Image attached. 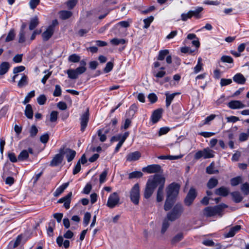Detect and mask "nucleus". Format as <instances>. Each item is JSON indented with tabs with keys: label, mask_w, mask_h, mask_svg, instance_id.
I'll return each mask as SVG.
<instances>
[{
	"label": "nucleus",
	"mask_w": 249,
	"mask_h": 249,
	"mask_svg": "<svg viewBox=\"0 0 249 249\" xmlns=\"http://www.w3.org/2000/svg\"><path fill=\"white\" fill-rule=\"evenodd\" d=\"M180 186L176 183L170 184L166 188V199L164 209L166 211H169L173 206L175 198L178 194Z\"/></svg>",
	"instance_id": "nucleus-1"
},
{
	"label": "nucleus",
	"mask_w": 249,
	"mask_h": 249,
	"mask_svg": "<svg viewBox=\"0 0 249 249\" xmlns=\"http://www.w3.org/2000/svg\"><path fill=\"white\" fill-rule=\"evenodd\" d=\"M160 176L159 175H155L153 178L148 180L144 192V197L145 198H149L153 193L155 189L158 186V182Z\"/></svg>",
	"instance_id": "nucleus-2"
},
{
	"label": "nucleus",
	"mask_w": 249,
	"mask_h": 249,
	"mask_svg": "<svg viewBox=\"0 0 249 249\" xmlns=\"http://www.w3.org/2000/svg\"><path fill=\"white\" fill-rule=\"evenodd\" d=\"M183 212V207L180 203L176 204L172 211L167 214V218L171 221H174L178 219Z\"/></svg>",
	"instance_id": "nucleus-3"
},
{
	"label": "nucleus",
	"mask_w": 249,
	"mask_h": 249,
	"mask_svg": "<svg viewBox=\"0 0 249 249\" xmlns=\"http://www.w3.org/2000/svg\"><path fill=\"white\" fill-rule=\"evenodd\" d=\"M130 198L131 201L135 204L138 205L140 198V190L138 183H136L130 191Z\"/></svg>",
	"instance_id": "nucleus-4"
},
{
	"label": "nucleus",
	"mask_w": 249,
	"mask_h": 249,
	"mask_svg": "<svg viewBox=\"0 0 249 249\" xmlns=\"http://www.w3.org/2000/svg\"><path fill=\"white\" fill-rule=\"evenodd\" d=\"M87 70L86 67H78L75 69H69L67 71V73L69 78L71 79H76L78 75L84 73Z\"/></svg>",
	"instance_id": "nucleus-5"
},
{
	"label": "nucleus",
	"mask_w": 249,
	"mask_h": 249,
	"mask_svg": "<svg viewBox=\"0 0 249 249\" xmlns=\"http://www.w3.org/2000/svg\"><path fill=\"white\" fill-rule=\"evenodd\" d=\"M120 199L119 195L116 192H114L109 195L107 206L109 208H114L119 205Z\"/></svg>",
	"instance_id": "nucleus-6"
},
{
	"label": "nucleus",
	"mask_w": 249,
	"mask_h": 249,
	"mask_svg": "<svg viewBox=\"0 0 249 249\" xmlns=\"http://www.w3.org/2000/svg\"><path fill=\"white\" fill-rule=\"evenodd\" d=\"M222 210L221 205H216L213 207H208L204 210V214L207 217H210L219 213Z\"/></svg>",
	"instance_id": "nucleus-7"
},
{
	"label": "nucleus",
	"mask_w": 249,
	"mask_h": 249,
	"mask_svg": "<svg viewBox=\"0 0 249 249\" xmlns=\"http://www.w3.org/2000/svg\"><path fill=\"white\" fill-rule=\"evenodd\" d=\"M160 179L158 182L159 188L157 195V200L158 202H161L163 199V190L165 184V179L164 177L160 176Z\"/></svg>",
	"instance_id": "nucleus-8"
},
{
	"label": "nucleus",
	"mask_w": 249,
	"mask_h": 249,
	"mask_svg": "<svg viewBox=\"0 0 249 249\" xmlns=\"http://www.w3.org/2000/svg\"><path fill=\"white\" fill-rule=\"evenodd\" d=\"M142 171L148 174L157 173L161 171V168L159 164H151L142 168Z\"/></svg>",
	"instance_id": "nucleus-9"
},
{
	"label": "nucleus",
	"mask_w": 249,
	"mask_h": 249,
	"mask_svg": "<svg viewBox=\"0 0 249 249\" xmlns=\"http://www.w3.org/2000/svg\"><path fill=\"white\" fill-rule=\"evenodd\" d=\"M63 149L61 148L59 150V153L56 154L51 160L50 166L53 167L57 166L61 163L63 159Z\"/></svg>",
	"instance_id": "nucleus-10"
},
{
	"label": "nucleus",
	"mask_w": 249,
	"mask_h": 249,
	"mask_svg": "<svg viewBox=\"0 0 249 249\" xmlns=\"http://www.w3.org/2000/svg\"><path fill=\"white\" fill-rule=\"evenodd\" d=\"M169 53L168 50H160L157 57V59L159 60H163L165 57L166 58V61L168 64H171L172 63V57L171 55H168Z\"/></svg>",
	"instance_id": "nucleus-11"
},
{
	"label": "nucleus",
	"mask_w": 249,
	"mask_h": 249,
	"mask_svg": "<svg viewBox=\"0 0 249 249\" xmlns=\"http://www.w3.org/2000/svg\"><path fill=\"white\" fill-rule=\"evenodd\" d=\"M196 196V190L194 188H191L185 199V204L187 206H190L193 203Z\"/></svg>",
	"instance_id": "nucleus-12"
},
{
	"label": "nucleus",
	"mask_w": 249,
	"mask_h": 249,
	"mask_svg": "<svg viewBox=\"0 0 249 249\" xmlns=\"http://www.w3.org/2000/svg\"><path fill=\"white\" fill-rule=\"evenodd\" d=\"M89 119V109L83 114L80 118L81 120V130L83 132L87 126Z\"/></svg>",
	"instance_id": "nucleus-13"
},
{
	"label": "nucleus",
	"mask_w": 249,
	"mask_h": 249,
	"mask_svg": "<svg viewBox=\"0 0 249 249\" xmlns=\"http://www.w3.org/2000/svg\"><path fill=\"white\" fill-rule=\"evenodd\" d=\"M72 196V193L70 192L64 197L60 198L58 200V203H64V206L66 209L70 208L71 197Z\"/></svg>",
	"instance_id": "nucleus-14"
},
{
	"label": "nucleus",
	"mask_w": 249,
	"mask_h": 249,
	"mask_svg": "<svg viewBox=\"0 0 249 249\" xmlns=\"http://www.w3.org/2000/svg\"><path fill=\"white\" fill-rule=\"evenodd\" d=\"M162 111L161 108H159L154 111L151 117V120L153 124L157 123L161 118Z\"/></svg>",
	"instance_id": "nucleus-15"
},
{
	"label": "nucleus",
	"mask_w": 249,
	"mask_h": 249,
	"mask_svg": "<svg viewBox=\"0 0 249 249\" xmlns=\"http://www.w3.org/2000/svg\"><path fill=\"white\" fill-rule=\"evenodd\" d=\"M228 106L232 109L243 108L246 107L244 104L238 100H234L230 102L228 104Z\"/></svg>",
	"instance_id": "nucleus-16"
},
{
	"label": "nucleus",
	"mask_w": 249,
	"mask_h": 249,
	"mask_svg": "<svg viewBox=\"0 0 249 249\" xmlns=\"http://www.w3.org/2000/svg\"><path fill=\"white\" fill-rule=\"evenodd\" d=\"M63 149V155H65L68 162L71 161L75 157L76 152L70 148Z\"/></svg>",
	"instance_id": "nucleus-17"
},
{
	"label": "nucleus",
	"mask_w": 249,
	"mask_h": 249,
	"mask_svg": "<svg viewBox=\"0 0 249 249\" xmlns=\"http://www.w3.org/2000/svg\"><path fill=\"white\" fill-rule=\"evenodd\" d=\"M141 157V153L139 151L130 153L126 156V161H132L138 160Z\"/></svg>",
	"instance_id": "nucleus-18"
},
{
	"label": "nucleus",
	"mask_w": 249,
	"mask_h": 249,
	"mask_svg": "<svg viewBox=\"0 0 249 249\" xmlns=\"http://www.w3.org/2000/svg\"><path fill=\"white\" fill-rule=\"evenodd\" d=\"M241 227L240 225H236L231 228L229 231L225 234V237H232L235 235L241 229Z\"/></svg>",
	"instance_id": "nucleus-19"
},
{
	"label": "nucleus",
	"mask_w": 249,
	"mask_h": 249,
	"mask_svg": "<svg viewBox=\"0 0 249 249\" xmlns=\"http://www.w3.org/2000/svg\"><path fill=\"white\" fill-rule=\"evenodd\" d=\"M54 31L52 27H48L46 30L42 34L43 40L44 41L48 40L53 34Z\"/></svg>",
	"instance_id": "nucleus-20"
},
{
	"label": "nucleus",
	"mask_w": 249,
	"mask_h": 249,
	"mask_svg": "<svg viewBox=\"0 0 249 249\" xmlns=\"http://www.w3.org/2000/svg\"><path fill=\"white\" fill-rule=\"evenodd\" d=\"M178 94L179 93L178 92L173 93L172 94H170L169 92H165V95L166 96L165 103L166 107H168L170 106L175 96Z\"/></svg>",
	"instance_id": "nucleus-21"
},
{
	"label": "nucleus",
	"mask_w": 249,
	"mask_h": 249,
	"mask_svg": "<svg viewBox=\"0 0 249 249\" xmlns=\"http://www.w3.org/2000/svg\"><path fill=\"white\" fill-rule=\"evenodd\" d=\"M229 193V189L224 187L222 186L215 190V194L222 196H226Z\"/></svg>",
	"instance_id": "nucleus-22"
},
{
	"label": "nucleus",
	"mask_w": 249,
	"mask_h": 249,
	"mask_svg": "<svg viewBox=\"0 0 249 249\" xmlns=\"http://www.w3.org/2000/svg\"><path fill=\"white\" fill-rule=\"evenodd\" d=\"M233 80L238 84H244L246 79L242 74L238 73L233 77Z\"/></svg>",
	"instance_id": "nucleus-23"
},
{
	"label": "nucleus",
	"mask_w": 249,
	"mask_h": 249,
	"mask_svg": "<svg viewBox=\"0 0 249 249\" xmlns=\"http://www.w3.org/2000/svg\"><path fill=\"white\" fill-rule=\"evenodd\" d=\"M56 243L59 247L63 246L65 249L68 248L70 246V241L68 240L64 241L63 237L61 236H59L57 238Z\"/></svg>",
	"instance_id": "nucleus-24"
},
{
	"label": "nucleus",
	"mask_w": 249,
	"mask_h": 249,
	"mask_svg": "<svg viewBox=\"0 0 249 249\" xmlns=\"http://www.w3.org/2000/svg\"><path fill=\"white\" fill-rule=\"evenodd\" d=\"M203 8L202 7H197L193 10H190L192 17H194L196 19L201 18V12L203 11Z\"/></svg>",
	"instance_id": "nucleus-25"
},
{
	"label": "nucleus",
	"mask_w": 249,
	"mask_h": 249,
	"mask_svg": "<svg viewBox=\"0 0 249 249\" xmlns=\"http://www.w3.org/2000/svg\"><path fill=\"white\" fill-rule=\"evenodd\" d=\"M69 182L65 183L57 188L54 192L53 195L55 197L59 196L68 187Z\"/></svg>",
	"instance_id": "nucleus-26"
},
{
	"label": "nucleus",
	"mask_w": 249,
	"mask_h": 249,
	"mask_svg": "<svg viewBox=\"0 0 249 249\" xmlns=\"http://www.w3.org/2000/svg\"><path fill=\"white\" fill-rule=\"evenodd\" d=\"M202 151L204 159H209L214 157L213 151L210 149L209 148H204Z\"/></svg>",
	"instance_id": "nucleus-27"
},
{
	"label": "nucleus",
	"mask_w": 249,
	"mask_h": 249,
	"mask_svg": "<svg viewBox=\"0 0 249 249\" xmlns=\"http://www.w3.org/2000/svg\"><path fill=\"white\" fill-rule=\"evenodd\" d=\"M220 60L222 62L227 63L230 64V68L233 67V58L229 55H223L220 58Z\"/></svg>",
	"instance_id": "nucleus-28"
},
{
	"label": "nucleus",
	"mask_w": 249,
	"mask_h": 249,
	"mask_svg": "<svg viewBox=\"0 0 249 249\" xmlns=\"http://www.w3.org/2000/svg\"><path fill=\"white\" fill-rule=\"evenodd\" d=\"M10 68L9 64L7 62H2L0 65V75L5 74Z\"/></svg>",
	"instance_id": "nucleus-29"
},
{
	"label": "nucleus",
	"mask_w": 249,
	"mask_h": 249,
	"mask_svg": "<svg viewBox=\"0 0 249 249\" xmlns=\"http://www.w3.org/2000/svg\"><path fill=\"white\" fill-rule=\"evenodd\" d=\"M202 59L201 57H199L197 60L196 65L194 68V72L196 74L203 70V64L202 62Z\"/></svg>",
	"instance_id": "nucleus-30"
},
{
	"label": "nucleus",
	"mask_w": 249,
	"mask_h": 249,
	"mask_svg": "<svg viewBox=\"0 0 249 249\" xmlns=\"http://www.w3.org/2000/svg\"><path fill=\"white\" fill-rule=\"evenodd\" d=\"M25 69V67L23 66H19L14 68L13 69V73H15V75H14L12 78V81L15 82L16 78L18 76V72L24 71Z\"/></svg>",
	"instance_id": "nucleus-31"
},
{
	"label": "nucleus",
	"mask_w": 249,
	"mask_h": 249,
	"mask_svg": "<svg viewBox=\"0 0 249 249\" xmlns=\"http://www.w3.org/2000/svg\"><path fill=\"white\" fill-rule=\"evenodd\" d=\"M28 83V80L27 76L23 74L21 79L18 82V86L21 88L27 85Z\"/></svg>",
	"instance_id": "nucleus-32"
},
{
	"label": "nucleus",
	"mask_w": 249,
	"mask_h": 249,
	"mask_svg": "<svg viewBox=\"0 0 249 249\" xmlns=\"http://www.w3.org/2000/svg\"><path fill=\"white\" fill-rule=\"evenodd\" d=\"M55 222L54 220H52L49 223L48 228L47 229V234L49 236L53 235V229L55 228Z\"/></svg>",
	"instance_id": "nucleus-33"
},
{
	"label": "nucleus",
	"mask_w": 249,
	"mask_h": 249,
	"mask_svg": "<svg viewBox=\"0 0 249 249\" xmlns=\"http://www.w3.org/2000/svg\"><path fill=\"white\" fill-rule=\"evenodd\" d=\"M25 115L29 119H32L33 116V111L31 105L28 104L26 106L25 110Z\"/></svg>",
	"instance_id": "nucleus-34"
},
{
	"label": "nucleus",
	"mask_w": 249,
	"mask_h": 249,
	"mask_svg": "<svg viewBox=\"0 0 249 249\" xmlns=\"http://www.w3.org/2000/svg\"><path fill=\"white\" fill-rule=\"evenodd\" d=\"M143 176V174L141 171H134L131 172L128 175V178L129 179H133V178H139Z\"/></svg>",
	"instance_id": "nucleus-35"
},
{
	"label": "nucleus",
	"mask_w": 249,
	"mask_h": 249,
	"mask_svg": "<svg viewBox=\"0 0 249 249\" xmlns=\"http://www.w3.org/2000/svg\"><path fill=\"white\" fill-rule=\"evenodd\" d=\"M231 196L233 197L234 201L236 203H239L241 202L243 199L242 196L238 192H232L231 193Z\"/></svg>",
	"instance_id": "nucleus-36"
},
{
	"label": "nucleus",
	"mask_w": 249,
	"mask_h": 249,
	"mask_svg": "<svg viewBox=\"0 0 249 249\" xmlns=\"http://www.w3.org/2000/svg\"><path fill=\"white\" fill-rule=\"evenodd\" d=\"M39 24L38 19L37 17H35L33 18L30 23L29 29L30 30H34Z\"/></svg>",
	"instance_id": "nucleus-37"
},
{
	"label": "nucleus",
	"mask_w": 249,
	"mask_h": 249,
	"mask_svg": "<svg viewBox=\"0 0 249 249\" xmlns=\"http://www.w3.org/2000/svg\"><path fill=\"white\" fill-rule=\"evenodd\" d=\"M218 180L214 178H212L209 179L207 183V187L209 189L214 188L218 184Z\"/></svg>",
	"instance_id": "nucleus-38"
},
{
	"label": "nucleus",
	"mask_w": 249,
	"mask_h": 249,
	"mask_svg": "<svg viewBox=\"0 0 249 249\" xmlns=\"http://www.w3.org/2000/svg\"><path fill=\"white\" fill-rule=\"evenodd\" d=\"M72 15V13L69 11H61L59 12L60 18L62 19L69 18Z\"/></svg>",
	"instance_id": "nucleus-39"
},
{
	"label": "nucleus",
	"mask_w": 249,
	"mask_h": 249,
	"mask_svg": "<svg viewBox=\"0 0 249 249\" xmlns=\"http://www.w3.org/2000/svg\"><path fill=\"white\" fill-rule=\"evenodd\" d=\"M126 40L124 39H119L117 38H114L110 40V42L113 45H118L119 44H124L126 43Z\"/></svg>",
	"instance_id": "nucleus-40"
},
{
	"label": "nucleus",
	"mask_w": 249,
	"mask_h": 249,
	"mask_svg": "<svg viewBox=\"0 0 249 249\" xmlns=\"http://www.w3.org/2000/svg\"><path fill=\"white\" fill-rule=\"evenodd\" d=\"M68 60L69 62L73 63L79 62L80 60V56L77 54L74 53L69 56Z\"/></svg>",
	"instance_id": "nucleus-41"
},
{
	"label": "nucleus",
	"mask_w": 249,
	"mask_h": 249,
	"mask_svg": "<svg viewBox=\"0 0 249 249\" xmlns=\"http://www.w3.org/2000/svg\"><path fill=\"white\" fill-rule=\"evenodd\" d=\"M169 221L170 220L167 219V217L164 219L162 223V228L161 230V232L162 233H164L168 228L170 225V223Z\"/></svg>",
	"instance_id": "nucleus-42"
},
{
	"label": "nucleus",
	"mask_w": 249,
	"mask_h": 249,
	"mask_svg": "<svg viewBox=\"0 0 249 249\" xmlns=\"http://www.w3.org/2000/svg\"><path fill=\"white\" fill-rule=\"evenodd\" d=\"M28 157L29 155L28 154V151L26 150H23L18 156V160L20 161H23L26 160Z\"/></svg>",
	"instance_id": "nucleus-43"
},
{
	"label": "nucleus",
	"mask_w": 249,
	"mask_h": 249,
	"mask_svg": "<svg viewBox=\"0 0 249 249\" xmlns=\"http://www.w3.org/2000/svg\"><path fill=\"white\" fill-rule=\"evenodd\" d=\"M35 95V90H32L29 93H28V94L26 96L24 101H23L22 103L24 105H26L28 103H29L30 101V99L34 97Z\"/></svg>",
	"instance_id": "nucleus-44"
},
{
	"label": "nucleus",
	"mask_w": 249,
	"mask_h": 249,
	"mask_svg": "<svg viewBox=\"0 0 249 249\" xmlns=\"http://www.w3.org/2000/svg\"><path fill=\"white\" fill-rule=\"evenodd\" d=\"M137 109L138 107L137 105L133 104L130 107L127 113L129 114V116L133 117L137 110Z\"/></svg>",
	"instance_id": "nucleus-45"
},
{
	"label": "nucleus",
	"mask_w": 249,
	"mask_h": 249,
	"mask_svg": "<svg viewBox=\"0 0 249 249\" xmlns=\"http://www.w3.org/2000/svg\"><path fill=\"white\" fill-rule=\"evenodd\" d=\"M153 20L154 17L153 16H150L149 17L144 19L143 22L144 23V25L143 26V28H148L150 26L151 23L153 21Z\"/></svg>",
	"instance_id": "nucleus-46"
},
{
	"label": "nucleus",
	"mask_w": 249,
	"mask_h": 249,
	"mask_svg": "<svg viewBox=\"0 0 249 249\" xmlns=\"http://www.w3.org/2000/svg\"><path fill=\"white\" fill-rule=\"evenodd\" d=\"M181 156H160L158 157V159L160 160H177L180 158Z\"/></svg>",
	"instance_id": "nucleus-47"
},
{
	"label": "nucleus",
	"mask_w": 249,
	"mask_h": 249,
	"mask_svg": "<svg viewBox=\"0 0 249 249\" xmlns=\"http://www.w3.org/2000/svg\"><path fill=\"white\" fill-rule=\"evenodd\" d=\"M242 178L240 176L232 178L231 179V185L233 186L238 185L242 181Z\"/></svg>",
	"instance_id": "nucleus-48"
},
{
	"label": "nucleus",
	"mask_w": 249,
	"mask_h": 249,
	"mask_svg": "<svg viewBox=\"0 0 249 249\" xmlns=\"http://www.w3.org/2000/svg\"><path fill=\"white\" fill-rule=\"evenodd\" d=\"M249 137V129L247 130V133H241L239 136V140L240 142H244L248 140Z\"/></svg>",
	"instance_id": "nucleus-49"
},
{
	"label": "nucleus",
	"mask_w": 249,
	"mask_h": 249,
	"mask_svg": "<svg viewBox=\"0 0 249 249\" xmlns=\"http://www.w3.org/2000/svg\"><path fill=\"white\" fill-rule=\"evenodd\" d=\"M214 163L213 162L211 163L210 165H209L206 168V172L209 174H213L215 173H217L218 172V170H214Z\"/></svg>",
	"instance_id": "nucleus-50"
},
{
	"label": "nucleus",
	"mask_w": 249,
	"mask_h": 249,
	"mask_svg": "<svg viewBox=\"0 0 249 249\" xmlns=\"http://www.w3.org/2000/svg\"><path fill=\"white\" fill-rule=\"evenodd\" d=\"M241 190L245 195H249V184L247 182L243 184L241 187Z\"/></svg>",
	"instance_id": "nucleus-51"
},
{
	"label": "nucleus",
	"mask_w": 249,
	"mask_h": 249,
	"mask_svg": "<svg viewBox=\"0 0 249 249\" xmlns=\"http://www.w3.org/2000/svg\"><path fill=\"white\" fill-rule=\"evenodd\" d=\"M183 237V234L182 233H179L175 236L172 240V243L175 244L181 241Z\"/></svg>",
	"instance_id": "nucleus-52"
},
{
	"label": "nucleus",
	"mask_w": 249,
	"mask_h": 249,
	"mask_svg": "<svg viewBox=\"0 0 249 249\" xmlns=\"http://www.w3.org/2000/svg\"><path fill=\"white\" fill-rule=\"evenodd\" d=\"M29 132H30V136L31 137H35L38 132V129H37V127H36V126L35 125H32V126L29 130Z\"/></svg>",
	"instance_id": "nucleus-53"
},
{
	"label": "nucleus",
	"mask_w": 249,
	"mask_h": 249,
	"mask_svg": "<svg viewBox=\"0 0 249 249\" xmlns=\"http://www.w3.org/2000/svg\"><path fill=\"white\" fill-rule=\"evenodd\" d=\"M61 92L62 90L60 86L58 85H55L53 95L55 97L60 96L61 95Z\"/></svg>",
	"instance_id": "nucleus-54"
},
{
	"label": "nucleus",
	"mask_w": 249,
	"mask_h": 249,
	"mask_svg": "<svg viewBox=\"0 0 249 249\" xmlns=\"http://www.w3.org/2000/svg\"><path fill=\"white\" fill-rule=\"evenodd\" d=\"M91 218V214L89 212H86L85 213L84 217L83 223L85 226H87L90 221Z\"/></svg>",
	"instance_id": "nucleus-55"
},
{
	"label": "nucleus",
	"mask_w": 249,
	"mask_h": 249,
	"mask_svg": "<svg viewBox=\"0 0 249 249\" xmlns=\"http://www.w3.org/2000/svg\"><path fill=\"white\" fill-rule=\"evenodd\" d=\"M108 131L106 130L105 133V134H102V130H99L98 131V136L100 138V141L102 142H105L107 139V137L106 136V134L107 133Z\"/></svg>",
	"instance_id": "nucleus-56"
},
{
	"label": "nucleus",
	"mask_w": 249,
	"mask_h": 249,
	"mask_svg": "<svg viewBox=\"0 0 249 249\" xmlns=\"http://www.w3.org/2000/svg\"><path fill=\"white\" fill-rule=\"evenodd\" d=\"M46 100L47 98L44 94L40 95L37 98V102L38 104L40 105H44L46 102Z\"/></svg>",
	"instance_id": "nucleus-57"
},
{
	"label": "nucleus",
	"mask_w": 249,
	"mask_h": 249,
	"mask_svg": "<svg viewBox=\"0 0 249 249\" xmlns=\"http://www.w3.org/2000/svg\"><path fill=\"white\" fill-rule=\"evenodd\" d=\"M153 75L158 78L163 77L166 74V72L164 71H160L157 72L154 71Z\"/></svg>",
	"instance_id": "nucleus-58"
},
{
	"label": "nucleus",
	"mask_w": 249,
	"mask_h": 249,
	"mask_svg": "<svg viewBox=\"0 0 249 249\" xmlns=\"http://www.w3.org/2000/svg\"><path fill=\"white\" fill-rule=\"evenodd\" d=\"M25 35L26 32L25 31L20 30L19 33V40L18 42L22 43L25 41Z\"/></svg>",
	"instance_id": "nucleus-59"
},
{
	"label": "nucleus",
	"mask_w": 249,
	"mask_h": 249,
	"mask_svg": "<svg viewBox=\"0 0 249 249\" xmlns=\"http://www.w3.org/2000/svg\"><path fill=\"white\" fill-rule=\"evenodd\" d=\"M232 83L231 79L222 78L220 80V85L221 87H224L231 84Z\"/></svg>",
	"instance_id": "nucleus-60"
},
{
	"label": "nucleus",
	"mask_w": 249,
	"mask_h": 249,
	"mask_svg": "<svg viewBox=\"0 0 249 249\" xmlns=\"http://www.w3.org/2000/svg\"><path fill=\"white\" fill-rule=\"evenodd\" d=\"M107 170H104L100 175L99 181L101 184L103 183L106 180L107 176Z\"/></svg>",
	"instance_id": "nucleus-61"
},
{
	"label": "nucleus",
	"mask_w": 249,
	"mask_h": 249,
	"mask_svg": "<svg viewBox=\"0 0 249 249\" xmlns=\"http://www.w3.org/2000/svg\"><path fill=\"white\" fill-rule=\"evenodd\" d=\"M40 0H30L29 1L30 7L34 10L36 6L39 4Z\"/></svg>",
	"instance_id": "nucleus-62"
},
{
	"label": "nucleus",
	"mask_w": 249,
	"mask_h": 249,
	"mask_svg": "<svg viewBox=\"0 0 249 249\" xmlns=\"http://www.w3.org/2000/svg\"><path fill=\"white\" fill-rule=\"evenodd\" d=\"M58 112L56 111H53L50 114V121L54 122L57 120Z\"/></svg>",
	"instance_id": "nucleus-63"
},
{
	"label": "nucleus",
	"mask_w": 249,
	"mask_h": 249,
	"mask_svg": "<svg viewBox=\"0 0 249 249\" xmlns=\"http://www.w3.org/2000/svg\"><path fill=\"white\" fill-rule=\"evenodd\" d=\"M113 68V64L111 62H108L106 64L105 68H104V71L106 73L110 72Z\"/></svg>",
	"instance_id": "nucleus-64"
}]
</instances>
